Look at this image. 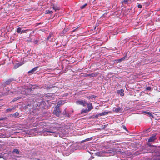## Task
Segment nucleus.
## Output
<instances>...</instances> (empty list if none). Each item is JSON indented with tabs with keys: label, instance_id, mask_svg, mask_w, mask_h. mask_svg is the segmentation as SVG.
Wrapping results in <instances>:
<instances>
[{
	"label": "nucleus",
	"instance_id": "f257e3e1",
	"mask_svg": "<svg viewBox=\"0 0 160 160\" xmlns=\"http://www.w3.org/2000/svg\"><path fill=\"white\" fill-rule=\"evenodd\" d=\"M62 127H53L52 126L50 127H47L44 132H50L53 133V136L55 137H57L59 134V132H62Z\"/></svg>",
	"mask_w": 160,
	"mask_h": 160
},
{
	"label": "nucleus",
	"instance_id": "f03ea898",
	"mask_svg": "<svg viewBox=\"0 0 160 160\" xmlns=\"http://www.w3.org/2000/svg\"><path fill=\"white\" fill-rule=\"evenodd\" d=\"M30 88H28L25 89V94L26 95L28 94L29 93H31L32 89H34L36 88H41L39 86L37 85H32L30 84L29 85Z\"/></svg>",
	"mask_w": 160,
	"mask_h": 160
},
{
	"label": "nucleus",
	"instance_id": "7ed1b4c3",
	"mask_svg": "<svg viewBox=\"0 0 160 160\" xmlns=\"http://www.w3.org/2000/svg\"><path fill=\"white\" fill-rule=\"evenodd\" d=\"M59 106L58 107H56L53 112V113L54 114L56 115L57 116L59 117L61 115V111H60Z\"/></svg>",
	"mask_w": 160,
	"mask_h": 160
},
{
	"label": "nucleus",
	"instance_id": "20e7f679",
	"mask_svg": "<svg viewBox=\"0 0 160 160\" xmlns=\"http://www.w3.org/2000/svg\"><path fill=\"white\" fill-rule=\"evenodd\" d=\"M76 103L78 105H82L83 106H86L88 103L85 101L82 100H78L76 101Z\"/></svg>",
	"mask_w": 160,
	"mask_h": 160
},
{
	"label": "nucleus",
	"instance_id": "39448f33",
	"mask_svg": "<svg viewBox=\"0 0 160 160\" xmlns=\"http://www.w3.org/2000/svg\"><path fill=\"white\" fill-rule=\"evenodd\" d=\"M13 80H14L13 79H9L5 82H2V84L3 86L5 87L6 85L10 84L11 82Z\"/></svg>",
	"mask_w": 160,
	"mask_h": 160
},
{
	"label": "nucleus",
	"instance_id": "423d86ee",
	"mask_svg": "<svg viewBox=\"0 0 160 160\" xmlns=\"http://www.w3.org/2000/svg\"><path fill=\"white\" fill-rule=\"evenodd\" d=\"M156 134H152L148 139V142H152L157 139Z\"/></svg>",
	"mask_w": 160,
	"mask_h": 160
},
{
	"label": "nucleus",
	"instance_id": "0eeeda50",
	"mask_svg": "<svg viewBox=\"0 0 160 160\" xmlns=\"http://www.w3.org/2000/svg\"><path fill=\"white\" fill-rule=\"evenodd\" d=\"M88 110L87 109H82L81 110V114L84 113H85L89 111V110L90 109V107L89 106V104H88Z\"/></svg>",
	"mask_w": 160,
	"mask_h": 160
},
{
	"label": "nucleus",
	"instance_id": "6e6552de",
	"mask_svg": "<svg viewBox=\"0 0 160 160\" xmlns=\"http://www.w3.org/2000/svg\"><path fill=\"white\" fill-rule=\"evenodd\" d=\"M38 67H36L33 68V69H31V70L28 71V73H32V74L34 73L36 71L38 70Z\"/></svg>",
	"mask_w": 160,
	"mask_h": 160
},
{
	"label": "nucleus",
	"instance_id": "1a4fd4ad",
	"mask_svg": "<svg viewBox=\"0 0 160 160\" xmlns=\"http://www.w3.org/2000/svg\"><path fill=\"white\" fill-rule=\"evenodd\" d=\"M117 92L118 94H120V96H123L124 95V90L122 89L118 90Z\"/></svg>",
	"mask_w": 160,
	"mask_h": 160
},
{
	"label": "nucleus",
	"instance_id": "9d476101",
	"mask_svg": "<svg viewBox=\"0 0 160 160\" xmlns=\"http://www.w3.org/2000/svg\"><path fill=\"white\" fill-rule=\"evenodd\" d=\"M109 113V112H107V111H105L103 112L99 113V114H98V115H99L100 116H104V115H105L108 114Z\"/></svg>",
	"mask_w": 160,
	"mask_h": 160
},
{
	"label": "nucleus",
	"instance_id": "9b49d317",
	"mask_svg": "<svg viewBox=\"0 0 160 160\" xmlns=\"http://www.w3.org/2000/svg\"><path fill=\"white\" fill-rule=\"evenodd\" d=\"M22 65V63L19 62L17 63L14 67V68L15 69L19 67L20 66Z\"/></svg>",
	"mask_w": 160,
	"mask_h": 160
},
{
	"label": "nucleus",
	"instance_id": "f8f14e48",
	"mask_svg": "<svg viewBox=\"0 0 160 160\" xmlns=\"http://www.w3.org/2000/svg\"><path fill=\"white\" fill-rule=\"evenodd\" d=\"M122 110L121 108L120 107H118L113 110V112H118Z\"/></svg>",
	"mask_w": 160,
	"mask_h": 160
},
{
	"label": "nucleus",
	"instance_id": "ddd939ff",
	"mask_svg": "<svg viewBox=\"0 0 160 160\" xmlns=\"http://www.w3.org/2000/svg\"><path fill=\"white\" fill-rule=\"evenodd\" d=\"M131 0H123L121 2L122 4H128V2L131 1Z\"/></svg>",
	"mask_w": 160,
	"mask_h": 160
},
{
	"label": "nucleus",
	"instance_id": "4468645a",
	"mask_svg": "<svg viewBox=\"0 0 160 160\" xmlns=\"http://www.w3.org/2000/svg\"><path fill=\"white\" fill-rule=\"evenodd\" d=\"M63 115H66L68 117H69L70 116L69 113L68 112H67L66 110H65L63 112Z\"/></svg>",
	"mask_w": 160,
	"mask_h": 160
},
{
	"label": "nucleus",
	"instance_id": "2eb2a0df",
	"mask_svg": "<svg viewBox=\"0 0 160 160\" xmlns=\"http://www.w3.org/2000/svg\"><path fill=\"white\" fill-rule=\"evenodd\" d=\"M45 104L46 103L44 102V101L41 102L40 104V107H41L42 108H44V107L45 106Z\"/></svg>",
	"mask_w": 160,
	"mask_h": 160
},
{
	"label": "nucleus",
	"instance_id": "dca6fc26",
	"mask_svg": "<svg viewBox=\"0 0 160 160\" xmlns=\"http://www.w3.org/2000/svg\"><path fill=\"white\" fill-rule=\"evenodd\" d=\"M52 35V33H50L49 35L48 36V38H47V41H51L52 40H51V36Z\"/></svg>",
	"mask_w": 160,
	"mask_h": 160
},
{
	"label": "nucleus",
	"instance_id": "f3484780",
	"mask_svg": "<svg viewBox=\"0 0 160 160\" xmlns=\"http://www.w3.org/2000/svg\"><path fill=\"white\" fill-rule=\"evenodd\" d=\"M16 32L18 33H20L21 34V32H22L21 28H18L17 29Z\"/></svg>",
	"mask_w": 160,
	"mask_h": 160
},
{
	"label": "nucleus",
	"instance_id": "a211bd4d",
	"mask_svg": "<svg viewBox=\"0 0 160 160\" xmlns=\"http://www.w3.org/2000/svg\"><path fill=\"white\" fill-rule=\"evenodd\" d=\"M144 113L150 116L153 117L152 114L149 112L145 111L144 112Z\"/></svg>",
	"mask_w": 160,
	"mask_h": 160
},
{
	"label": "nucleus",
	"instance_id": "6ab92c4d",
	"mask_svg": "<svg viewBox=\"0 0 160 160\" xmlns=\"http://www.w3.org/2000/svg\"><path fill=\"white\" fill-rule=\"evenodd\" d=\"M53 9L56 11L57 10H59V8L57 6H53Z\"/></svg>",
	"mask_w": 160,
	"mask_h": 160
},
{
	"label": "nucleus",
	"instance_id": "aec40b11",
	"mask_svg": "<svg viewBox=\"0 0 160 160\" xmlns=\"http://www.w3.org/2000/svg\"><path fill=\"white\" fill-rule=\"evenodd\" d=\"M46 14H52L53 13V12L52 11H50L49 10H46Z\"/></svg>",
	"mask_w": 160,
	"mask_h": 160
},
{
	"label": "nucleus",
	"instance_id": "412c9836",
	"mask_svg": "<svg viewBox=\"0 0 160 160\" xmlns=\"http://www.w3.org/2000/svg\"><path fill=\"white\" fill-rule=\"evenodd\" d=\"M19 112H16L15 113H14L13 115V116H14L15 117H17L19 115Z\"/></svg>",
	"mask_w": 160,
	"mask_h": 160
},
{
	"label": "nucleus",
	"instance_id": "4be33fe9",
	"mask_svg": "<svg viewBox=\"0 0 160 160\" xmlns=\"http://www.w3.org/2000/svg\"><path fill=\"white\" fill-rule=\"evenodd\" d=\"M13 152L16 153L17 154H19V152L18 150L17 149H14L13 150Z\"/></svg>",
	"mask_w": 160,
	"mask_h": 160
},
{
	"label": "nucleus",
	"instance_id": "5701e85b",
	"mask_svg": "<svg viewBox=\"0 0 160 160\" xmlns=\"http://www.w3.org/2000/svg\"><path fill=\"white\" fill-rule=\"evenodd\" d=\"M87 3H85V4L84 5L82 6H80V8L81 9H84L85 7L87 5Z\"/></svg>",
	"mask_w": 160,
	"mask_h": 160
},
{
	"label": "nucleus",
	"instance_id": "b1692460",
	"mask_svg": "<svg viewBox=\"0 0 160 160\" xmlns=\"http://www.w3.org/2000/svg\"><path fill=\"white\" fill-rule=\"evenodd\" d=\"M18 107L17 106H12V108H10L12 109V111L15 109L16 108Z\"/></svg>",
	"mask_w": 160,
	"mask_h": 160
},
{
	"label": "nucleus",
	"instance_id": "393cba45",
	"mask_svg": "<svg viewBox=\"0 0 160 160\" xmlns=\"http://www.w3.org/2000/svg\"><path fill=\"white\" fill-rule=\"evenodd\" d=\"M8 92H4L2 94L3 96H4L7 95H8Z\"/></svg>",
	"mask_w": 160,
	"mask_h": 160
},
{
	"label": "nucleus",
	"instance_id": "a878e982",
	"mask_svg": "<svg viewBox=\"0 0 160 160\" xmlns=\"http://www.w3.org/2000/svg\"><path fill=\"white\" fill-rule=\"evenodd\" d=\"M151 89V88L150 87H147L146 88V90L148 91H150Z\"/></svg>",
	"mask_w": 160,
	"mask_h": 160
},
{
	"label": "nucleus",
	"instance_id": "bb28decb",
	"mask_svg": "<svg viewBox=\"0 0 160 160\" xmlns=\"http://www.w3.org/2000/svg\"><path fill=\"white\" fill-rule=\"evenodd\" d=\"M6 111L7 112H10L11 111H12V109H11L10 108H8L6 109Z\"/></svg>",
	"mask_w": 160,
	"mask_h": 160
},
{
	"label": "nucleus",
	"instance_id": "cd10ccee",
	"mask_svg": "<svg viewBox=\"0 0 160 160\" xmlns=\"http://www.w3.org/2000/svg\"><path fill=\"white\" fill-rule=\"evenodd\" d=\"M28 30H22L21 34L24 33H26V32Z\"/></svg>",
	"mask_w": 160,
	"mask_h": 160
},
{
	"label": "nucleus",
	"instance_id": "c85d7f7f",
	"mask_svg": "<svg viewBox=\"0 0 160 160\" xmlns=\"http://www.w3.org/2000/svg\"><path fill=\"white\" fill-rule=\"evenodd\" d=\"M138 8H142V6L141 4H138Z\"/></svg>",
	"mask_w": 160,
	"mask_h": 160
},
{
	"label": "nucleus",
	"instance_id": "c756f323",
	"mask_svg": "<svg viewBox=\"0 0 160 160\" xmlns=\"http://www.w3.org/2000/svg\"><path fill=\"white\" fill-rule=\"evenodd\" d=\"M123 128L125 130H126L127 131H128V130H127V129L126 128V127L125 126H123Z\"/></svg>",
	"mask_w": 160,
	"mask_h": 160
},
{
	"label": "nucleus",
	"instance_id": "7c9ffc66",
	"mask_svg": "<svg viewBox=\"0 0 160 160\" xmlns=\"http://www.w3.org/2000/svg\"><path fill=\"white\" fill-rule=\"evenodd\" d=\"M38 42V41L37 40H35L34 42V43L35 44H37Z\"/></svg>",
	"mask_w": 160,
	"mask_h": 160
},
{
	"label": "nucleus",
	"instance_id": "2f4dec72",
	"mask_svg": "<svg viewBox=\"0 0 160 160\" xmlns=\"http://www.w3.org/2000/svg\"><path fill=\"white\" fill-rule=\"evenodd\" d=\"M95 97H96V96H94V95H92L91 96V98H95Z\"/></svg>",
	"mask_w": 160,
	"mask_h": 160
},
{
	"label": "nucleus",
	"instance_id": "473e14b6",
	"mask_svg": "<svg viewBox=\"0 0 160 160\" xmlns=\"http://www.w3.org/2000/svg\"><path fill=\"white\" fill-rule=\"evenodd\" d=\"M96 153H97V154L98 156H100V152H97Z\"/></svg>",
	"mask_w": 160,
	"mask_h": 160
},
{
	"label": "nucleus",
	"instance_id": "72a5a7b5",
	"mask_svg": "<svg viewBox=\"0 0 160 160\" xmlns=\"http://www.w3.org/2000/svg\"><path fill=\"white\" fill-rule=\"evenodd\" d=\"M17 100L16 99V98H14V99L12 101V102H15V101H16Z\"/></svg>",
	"mask_w": 160,
	"mask_h": 160
},
{
	"label": "nucleus",
	"instance_id": "f704fd0d",
	"mask_svg": "<svg viewBox=\"0 0 160 160\" xmlns=\"http://www.w3.org/2000/svg\"><path fill=\"white\" fill-rule=\"evenodd\" d=\"M77 29H78V28H76V29H74V30H73L72 31V32H74L76 31V30H77Z\"/></svg>",
	"mask_w": 160,
	"mask_h": 160
},
{
	"label": "nucleus",
	"instance_id": "c9c22d12",
	"mask_svg": "<svg viewBox=\"0 0 160 160\" xmlns=\"http://www.w3.org/2000/svg\"><path fill=\"white\" fill-rule=\"evenodd\" d=\"M125 58V57H124L123 58H121V59H122V60H123Z\"/></svg>",
	"mask_w": 160,
	"mask_h": 160
},
{
	"label": "nucleus",
	"instance_id": "e433bc0d",
	"mask_svg": "<svg viewBox=\"0 0 160 160\" xmlns=\"http://www.w3.org/2000/svg\"><path fill=\"white\" fill-rule=\"evenodd\" d=\"M93 108V107L92 106L91 104V110Z\"/></svg>",
	"mask_w": 160,
	"mask_h": 160
},
{
	"label": "nucleus",
	"instance_id": "4c0bfd02",
	"mask_svg": "<svg viewBox=\"0 0 160 160\" xmlns=\"http://www.w3.org/2000/svg\"><path fill=\"white\" fill-rule=\"evenodd\" d=\"M118 60L119 61V62H121L122 60V59H120Z\"/></svg>",
	"mask_w": 160,
	"mask_h": 160
},
{
	"label": "nucleus",
	"instance_id": "58836bf2",
	"mask_svg": "<svg viewBox=\"0 0 160 160\" xmlns=\"http://www.w3.org/2000/svg\"><path fill=\"white\" fill-rule=\"evenodd\" d=\"M41 24V23H37V25H39V24Z\"/></svg>",
	"mask_w": 160,
	"mask_h": 160
},
{
	"label": "nucleus",
	"instance_id": "ea45409f",
	"mask_svg": "<svg viewBox=\"0 0 160 160\" xmlns=\"http://www.w3.org/2000/svg\"><path fill=\"white\" fill-rule=\"evenodd\" d=\"M67 32V31H65V29H64V30L63 31V33H64V32Z\"/></svg>",
	"mask_w": 160,
	"mask_h": 160
},
{
	"label": "nucleus",
	"instance_id": "a19ab883",
	"mask_svg": "<svg viewBox=\"0 0 160 160\" xmlns=\"http://www.w3.org/2000/svg\"><path fill=\"white\" fill-rule=\"evenodd\" d=\"M91 76H93L92 74H91Z\"/></svg>",
	"mask_w": 160,
	"mask_h": 160
},
{
	"label": "nucleus",
	"instance_id": "79ce46f5",
	"mask_svg": "<svg viewBox=\"0 0 160 160\" xmlns=\"http://www.w3.org/2000/svg\"><path fill=\"white\" fill-rule=\"evenodd\" d=\"M158 20H160V19H159V18H158Z\"/></svg>",
	"mask_w": 160,
	"mask_h": 160
},
{
	"label": "nucleus",
	"instance_id": "37998d69",
	"mask_svg": "<svg viewBox=\"0 0 160 160\" xmlns=\"http://www.w3.org/2000/svg\"><path fill=\"white\" fill-rule=\"evenodd\" d=\"M159 51L160 52V48L159 49Z\"/></svg>",
	"mask_w": 160,
	"mask_h": 160
},
{
	"label": "nucleus",
	"instance_id": "c03bdc74",
	"mask_svg": "<svg viewBox=\"0 0 160 160\" xmlns=\"http://www.w3.org/2000/svg\"><path fill=\"white\" fill-rule=\"evenodd\" d=\"M91 139H92V138H91V137L90 140H91Z\"/></svg>",
	"mask_w": 160,
	"mask_h": 160
},
{
	"label": "nucleus",
	"instance_id": "a18cd8bd",
	"mask_svg": "<svg viewBox=\"0 0 160 160\" xmlns=\"http://www.w3.org/2000/svg\"><path fill=\"white\" fill-rule=\"evenodd\" d=\"M149 146H151V145H149Z\"/></svg>",
	"mask_w": 160,
	"mask_h": 160
},
{
	"label": "nucleus",
	"instance_id": "49530a36",
	"mask_svg": "<svg viewBox=\"0 0 160 160\" xmlns=\"http://www.w3.org/2000/svg\"><path fill=\"white\" fill-rule=\"evenodd\" d=\"M159 139L160 140V136L159 137Z\"/></svg>",
	"mask_w": 160,
	"mask_h": 160
}]
</instances>
